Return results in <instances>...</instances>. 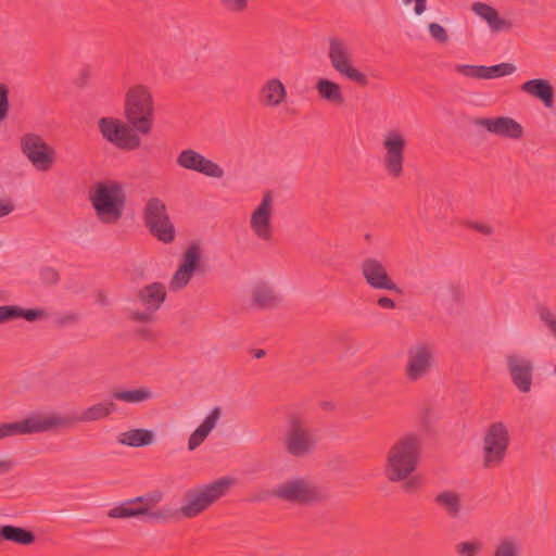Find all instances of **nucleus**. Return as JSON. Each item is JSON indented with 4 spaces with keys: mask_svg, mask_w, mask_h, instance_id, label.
Masks as SVG:
<instances>
[{
    "mask_svg": "<svg viewBox=\"0 0 556 556\" xmlns=\"http://www.w3.org/2000/svg\"><path fill=\"white\" fill-rule=\"evenodd\" d=\"M421 446L418 433L408 432L399 438L386 455L383 473L387 480L400 482L409 478L418 467Z\"/></svg>",
    "mask_w": 556,
    "mask_h": 556,
    "instance_id": "nucleus-2",
    "label": "nucleus"
},
{
    "mask_svg": "<svg viewBox=\"0 0 556 556\" xmlns=\"http://www.w3.org/2000/svg\"><path fill=\"white\" fill-rule=\"evenodd\" d=\"M377 305L384 309H394L396 307L395 302L389 296H379L377 299Z\"/></svg>",
    "mask_w": 556,
    "mask_h": 556,
    "instance_id": "nucleus-50",
    "label": "nucleus"
},
{
    "mask_svg": "<svg viewBox=\"0 0 556 556\" xmlns=\"http://www.w3.org/2000/svg\"><path fill=\"white\" fill-rule=\"evenodd\" d=\"M151 397H152L151 391L146 388H141V402L149 400Z\"/></svg>",
    "mask_w": 556,
    "mask_h": 556,
    "instance_id": "nucleus-56",
    "label": "nucleus"
},
{
    "mask_svg": "<svg viewBox=\"0 0 556 556\" xmlns=\"http://www.w3.org/2000/svg\"><path fill=\"white\" fill-rule=\"evenodd\" d=\"M520 541L511 535L502 536L494 546L492 556H520Z\"/></svg>",
    "mask_w": 556,
    "mask_h": 556,
    "instance_id": "nucleus-31",
    "label": "nucleus"
},
{
    "mask_svg": "<svg viewBox=\"0 0 556 556\" xmlns=\"http://www.w3.org/2000/svg\"><path fill=\"white\" fill-rule=\"evenodd\" d=\"M14 211V204L10 199L0 200V218L8 216Z\"/></svg>",
    "mask_w": 556,
    "mask_h": 556,
    "instance_id": "nucleus-48",
    "label": "nucleus"
},
{
    "mask_svg": "<svg viewBox=\"0 0 556 556\" xmlns=\"http://www.w3.org/2000/svg\"><path fill=\"white\" fill-rule=\"evenodd\" d=\"M470 227L483 235H491L493 232L492 227L486 224L472 223Z\"/></svg>",
    "mask_w": 556,
    "mask_h": 556,
    "instance_id": "nucleus-52",
    "label": "nucleus"
},
{
    "mask_svg": "<svg viewBox=\"0 0 556 556\" xmlns=\"http://www.w3.org/2000/svg\"><path fill=\"white\" fill-rule=\"evenodd\" d=\"M473 125L504 139L520 140L525 135L522 125L509 116L479 117Z\"/></svg>",
    "mask_w": 556,
    "mask_h": 556,
    "instance_id": "nucleus-19",
    "label": "nucleus"
},
{
    "mask_svg": "<svg viewBox=\"0 0 556 556\" xmlns=\"http://www.w3.org/2000/svg\"><path fill=\"white\" fill-rule=\"evenodd\" d=\"M127 123L114 117H101L98 127L102 137L122 150L139 147V87H132L125 101Z\"/></svg>",
    "mask_w": 556,
    "mask_h": 556,
    "instance_id": "nucleus-1",
    "label": "nucleus"
},
{
    "mask_svg": "<svg viewBox=\"0 0 556 556\" xmlns=\"http://www.w3.org/2000/svg\"><path fill=\"white\" fill-rule=\"evenodd\" d=\"M22 152L38 170H49L54 162V150L35 134H26L21 139Z\"/></svg>",
    "mask_w": 556,
    "mask_h": 556,
    "instance_id": "nucleus-14",
    "label": "nucleus"
},
{
    "mask_svg": "<svg viewBox=\"0 0 556 556\" xmlns=\"http://www.w3.org/2000/svg\"><path fill=\"white\" fill-rule=\"evenodd\" d=\"M131 318H132L134 320L138 321V320H139V313H138V312L132 313V314H131Z\"/></svg>",
    "mask_w": 556,
    "mask_h": 556,
    "instance_id": "nucleus-59",
    "label": "nucleus"
},
{
    "mask_svg": "<svg viewBox=\"0 0 556 556\" xmlns=\"http://www.w3.org/2000/svg\"><path fill=\"white\" fill-rule=\"evenodd\" d=\"M433 502L440 510L451 519H457L462 515V495L454 490H443L435 494Z\"/></svg>",
    "mask_w": 556,
    "mask_h": 556,
    "instance_id": "nucleus-24",
    "label": "nucleus"
},
{
    "mask_svg": "<svg viewBox=\"0 0 556 556\" xmlns=\"http://www.w3.org/2000/svg\"><path fill=\"white\" fill-rule=\"evenodd\" d=\"M516 72V66L511 63H501L492 66L484 65V79H493L511 75Z\"/></svg>",
    "mask_w": 556,
    "mask_h": 556,
    "instance_id": "nucleus-35",
    "label": "nucleus"
},
{
    "mask_svg": "<svg viewBox=\"0 0 556 556\" xmlns=\"http://www.w3.org/2000/svg\"><path fill=\"white\" fill-rule=\"evenodd\" d=\"M207 435L208 433L206 431L198 427L189 437L188 448L190 451H194L204 442Z\"/></svg>",
    "mask_w": 556,
    "mask_h": 556,
    "instance_id": "nucleus-44",
    "label": "nucleus"
},
{
    "mask_svg": "<svg viewBox=\"0 0 556 556\" xmlns=\"http://www.w3.org/2000/svg\"><path fill=\"white\" fill-rule=\"evenodd\" d=\"M155 338V332L152 329L141 327V341H152Z\"/></svg>",
    "mask_w": 556,
    "mask_h": 556,
    "instance_id": "nucleus-54",
    "label": "nucleus"
},
{
    "mask_svg": "<svg viewBox=\"0 0 556 556\" xmlns=\"http://www.w3.org/2000/svg\"><path fill=\"white\" fill-rule=\"evenodd\" d=\"M155 102L150 90L141 86V136L149 135L155 124Z\"/></svg>",
    "mask_w": 556,
    "mask_h": 556,
    "instance_id": "nucleus-26",
    "label": "nucleus"
},
{
    "mask_svg": "<svg viewBox=\"0 0 556 556\" xmlns=\"http://www.w3.org/2000/svg\"><path fill=\"white\" fill-rule=\"evenodd\" d=\"M118 443L139 447V429H132L130 431L124 432L118 437Z\"/></svg>",
    "mask_w": 556,
    "mask_h": 556,
    "instance_id": "nucleus-45",
    "label": "nucleus"
},
{
    "mask_svg": "<svg viewBox=\"0 0 556 556\" xmlns=\"http://www.w3.org/2000/svg\"><path fill=\"white\" fill-rule=\"evenodd\" d=\"M67 417L52 415L41 417L29 416L23 420L0 424V441L11 437L47 432L55 427H64L71 424Z\"/></svg>",
    "mask_w": 556,
    "mask_h": 556,
    "instance_id": "nucleus-9",
    "label": "nucleus"
},
{
    "mask_svg": "<svg viewBox=\"0 0 556 556\" xmlns=\"http://www.w3.org/2000/svg\"><path fill=\"white\" fill-rule=\"evenodd\" d=\"M447 292L450 294V298L455 302H459L464 298V291L462 287L456 283H450L447 286Z\"/></svg>",
    "mask_w": 556,
    "mask_h": 556,
    "instance_id": "nucleus-47",
    "label": "nucleus"
},
{
    "mask_svg": "<svg viewBox=\"0 0 556 556\" xmlns=\"http://www.w3.org/2000/svg\"><path fill=\"white\" fill-rule=\"evenodd\" d=\"M383 155L382 165L386 174L391 178H400L404 172L405 149L407 140L397 128L387 130L381 141Z\"/></svg>",
    "mask_w": 556,
    "mask_h": 556,
    "instance_id": "nucleus-10",
    "label": "nucleus"
},
{
    "mask_svg": "<svg viewBox=\"0 0 556 556\" xmlns=\"http://www.w3.org/2000/svg\"><path fill=\"white\" fill-rule=\"evenodd\" d=\"M328 59L332 68L344 78L361 87L369 84L367 75L354 66L353 51L344 39L339 37L328 39Z\"/></svg>",
    "mask_w": 556,
    "mask_h": 556,
    "instance_id": "nucleus-6",
    "label": "nucleus"
},
{
    "mask_svg": "<svg viewBox=\"0 0 556 556\" xmlns=\"http://www.w3.org/2000/svg\"><path fill=\"white\" fill-rule=\"evenodd\" d=\"M154 441V435L151 430L141 429V446H147L152 444Z\"/></svg>",
    "mask_w": 556,
    "mask_h": 556,
    "instance_id": "nucleus-51",
    "label": "nucleus"
},
{
    "mask_svg": "<svg viewBox=\"0 0 556 556\" xmlns=\"http://www.w3.org/2000/svg\"><path fill=\"white\" fill-rule=\"evenodd\" d=\"M273 214L274 199L270 191L263 194L261 203L252 212L250 217V228L255 237L264 242L273 239Z\"/></svg>",
    "mask_w": 556,
    "mask_h": 556,
    "instance_id": "nucleus-15",
    "label": "nucleus"
},
{
    "mask_svg": "<svg viewBox=\"0 0 556 556\" xmlns=\"http://www.w3.org/2000/svg\"><path fill=\"white\" fill-rule=\"evenodd\" d=\"M123 401L127 403H138L139 402V389H134L129 391H113L112 401Z\"/></svg>",
    "mask_w": 556,
    "mask_h": 556,
    "instance_id": "nucleus-42",
    "label": "nucleus"
},
{
    "mask_svg": "<svg viewBox=\"0 0 556 556\" xmlns=\"http://www.w3.org/2000/svg\"><path fill=\"white\" fill-rule=\"evenodd\" d=\"M116 408V404L112 400L97 403L83 410L76 420L81 422L100 420L114 413Z\"/></svg>",
    "mask_w": 556,
    "mask_h": 556,
    "instance_id": "nucleus-30",
    "label": "nucleus"
},
{
    "mask_svg": "<svg viewBox=\"0 0 556 556\" xmlns=\"http://www.w3.org/2000/svg\"><path fill=\"white\" fill-rule=\"evenodd\" d=\"M403 485L402 489L404 492L412 493L417 491L420 488V480L417 477H410L406 480L402 481Z\"/></svg>",
    "mask_w": 556,
    "mask_h": 556,
    "instance_id": "nucleus-46",
    "label": "nucleus"
},
{
    "mask_svg": "<svg viewBox=\"0 0 556 556\" xmlns=\"http://www.w3.org/2000/svg\"><path fill=\"white\" fill-rule=\"evenodd\" d=\"M472 11L481 18L486 21L491 30L494 33L509 30L511 28V23L505 18L500 17L498 12L486 3H473Z\"/></svg>",
    "mask_w": 556,
    "mask_h": 556,
    "instance_id": "nucleus-25",
    "label": "nucleus"
},
{
    "mask_svg": "<svg viewBox=\"0 0 556 556\" xmlns=\"http://www.w3.org/2000/svg\"><path fill=\"white\" fill-rule=\"evenodd\" d=\"M454 70L467 78L484 79V65L457 64Z\"/></svg>",
    "mask_w": 556,
    "mask_h": 556,
    "instance_id": "nucleus-36",
    "label": "nucleus"
},
{
    "mask_svg": "<svg viewBox=\"0 0 556 556\" xmlns=\"http://www.w3.org/2000/svg\"><path fill=\"white\" fill-rule=\"evenodd\" d=\"M1 541H10L20 545H30L36 541L33 531L13 525L0 526Z\"/></svg>",
    "mask_w": 556,
    "mask_h": 556,
    "instance_id": "nucleus-29",
    "label": "nucleus"
},
{
    "mask_svg": "<svg viewBox=\"0 0 556 556\" xmlns=\"http://www.w3.org/2000/svg\"><path fill=\"white\" fill-rule=\"evenodd\" d=\"M270 495L283 502L311 505L329 498L326 489L317 486L303 478L287 480L270 491Z\"/></svg>",
    "mask_w": 556,
    "mask_h": 556,
    "instance_id": "nucleus-5",
    "label": "nucleus"
},
{
    "mask_svg": "<svg viewBox=\"0 0 556 556\" xmlns=\"http://www.w3.org/2000/svg\"><path fill=\"white\" fill-rule=\"evenodd\" d=\"M536 313L540 320L549 329L552 336L556 338V315L545 305H539Z\"/></svg>",
    "mask_w": 556,
    "mask_h": 556,
    "instance_id": "nucleus-37",
    "label": "nucleus"
},
{
    "mask_svg": "<svg viewBox=\"0 0 556 556\" xmlns=\"http://www.w3.org/2000/svg\"><path fill=\"white\" fill-rule=\"evenodd\" d=\"M176 163L184 169L197 172L216 179H220L225 175L224 169L217 163L193 149H185L179 152Z\"/></svg>",
    "mask_w": 556,
    "mask_h": 556,
    "instance_id": "nucleus-17",
    "label": "nucleus"
},
{
    "mask_svg": "<svg viewBox=\"0 0 556 556\" xmlns=\"http://www.w3.org/2000/svg\"><path fill=\"white\" fill-rule=\"evenodd\" d=\"M166 295V288L161 282H152L141 289V324L155 319V313L164 303Z\"/></svg>",
    "mask_w": 556,
    "mask_h": 556,
    "instance_id": "nucleus-20",
    "label": "nucleus"
},
{
    "mask_svg": "<svg viewBox=\"0 0 556 556\" xmlns=\"http://www.w3.org/2000/svg\"><path fill=\"white\" fill-rule=\"evenodd\" d=\"M45 315V311L39 308H22L17 305H2L0 306V325L17 318L35 321L42 318Z\"/></svg>",
    "mask_w": 556,
    "mask_h": 556,
    "instance_id": "nucleus-27",
    "label": "nucleus"
},
{
    "mask_svg": "<svg viewBox=\"0 0 556 556\" xmlns=\"http://www.w3.org/2000/svg\"><path fill=\"white\" fill-rule=\"evenodd\" d=\"M202 249L198 243H191L182 254L181 264L169 281L172 291L184 289L190 282L193 274L200 267Z\"/></svg>",
    "mask_w": 556,
    "mask_h": 556,
    "instance_id": "nucleus-16",
    "label": "nucleus"
},
{
    "mask_svg": "<svg viewBox=\"0 0 556 556\" xmlns=\"http://www.w3.org/2000/svg\"><path fill=\"white\" fill-rule=\"evenodd\" d=\"M434 349L430 343L418 342L407 350L404 375L409 382L427 377L434 365Z\"/></svg>",
    "mask_w": 556,
    "mask_h": 556,
    "instance_id": "nucleus-11",
    "label": "nucleus"
},
{
    "mask_svg": "<svg viewBox=\"0 0 556 556\" xmlns=\"http://www.w3.org/2000/svg\"><path fill=\"white\" fill-rule=\"evenodd\" d=\"M316 90L319 98L324 101L330 102L333 105H342L344 103L342 88L336 81L320 78L316 83Z\"/></svg>",
    "mask_w": 556,
    "mask_h": 556,
    "instance_id": "nucleus-28",
    "label": "nucleus"
},
{
    "mask_svg": "<svg viewBox=\"0 0 556 556\" xmlns=\"http://www.w3.org/2000/svg\"><path fill=\"white\" fill-rule=\"evenodd\" d=\"M403 2L406 5L414 3V12L417 15H421L427 8V0H403Z\"/></svg>",
    "mask_w": 556,
    "mask_h": 556,
    "instance_id": "nucleus-49",
    "label": "nucleus"
},
{
    "mask_svg": "<svg viewBox=\"0 0 556 556\" xmlns=\"http://www.w3.org/2000/svg\"><path fill=\"white\" fill-rule=\"evenodd\" d=\"M98 303L101 304V305H105L108 304V301H106V298L102 294V293H99L98 294Z\"/></svg>",
    "mask_w": 556,
    "mask_h": 556,
    "instance_id": "nucleus-57",
    "label": "nucleus"
},
{
    "mask_svg": "<svg viewBox=\"0 0 556 556\" xmlns=\"http://www.w3.org/2000/svg\"><path fill=\"white\" fill-rule=\"evenodd\" d=\"M9 108V89L4 84L0 83V122L8 116Z\"/></svg>",
    "mask_w": 556,
    "mask_h": 556,
    "instance_id": "nucleus-43",
    "label": "nucleus"
},
{
    "mask_svg": "<svg viewBox=\"0 0 556 556\" xmlns=\"http://www.w3.org/2000/svg\"><path fill=\"white\" fill-rule=\"evenodd\" d=\"M287 99V89L279 78L266 80L260 91L258 100L263 106L277 108Z\"/></svg>",
    "mask_w": 556,
    "mask_h": 556,
    "instance_id": "nucleus-22",
    "label": "nucleus"
},
{
    "mask_svg": "<svg viewBox=\"0 0 556 556\" xmlns=\"http://www.w3.org/2000/svg\"><path fill=\"white\" fill-rule=\"evenodd\" d=\"M265 355V351L264 350H255L254 351V357L255 358H262L263 356Z\"/></svg>",
    "mask_w": 556,
    "mask_h": 556,
    "instance_id": "nucleus-58",
    "label": "nucleus"
},
{
    "mask_svg": "<svg viewBox=\"0 0 556 556\" xmlns=\"http://www.w3.org/2000/svg\"><path fill=\"white\" fill-rule=\"evenodd\" d=\"M359 269L365 282L375 290L392 291L403 294L388 273L387 266L376 257H366L361 262Z\"/></svg>",
    "mask_w": 556,
    "mask_h": 556,
    "instance_id": "nucleus-13",
    "label": "nucleus"
},
{
    "mask_svg": "<svg viewBox=\"0 0 556 556\" xmlns=\"http://www.w3.org/2000/svg\"><path fill=\"white\" fill-rule=\"evenodd\" d=\"M89 200L99 220L104 224H115L123 215L126 194L121 182L100 181L90 192Z\"/></svg>",
    "mask_w": 556,
    "mask_h": 556,
    "instance_id": "nucleus-4",
    "label": "nucleus"
},
{
    "mask_svg": "<svg viewBox=\"0 0 556 556\" xmlns=\"http://www.w3.org/2000/svg\"><path fill=\"white\" fill-rule=\"evenodd\" d=\"M509 446L507 427L501 422L491 424L482 439V465L491 469L502 465Z\"/></svg>",
    "mask_w": 556,
    "mask_h": 556,
    "instance_id": "nucleus-8",
    "label": "nucleus"
},
{
    "mask_svg": "<svg viewBox=\"0 0 556 556\" xmlns=\"http://www.w3.org/2000/svg\"><path fill=\"white\" fill-rule=\"evenodd\" d=\"M230 477H222L206 484H199L186 490L182 494L181 506L176 511V518L193 519L207 510L218 500L224 497L233 485Z\"/></svg>",
    "mask_w": 556,
    "mask_h": 556,
    "instance_id": "nucleus-3",
    "label": "nucleus"
},
{
    "mask_svg": "<svg viewBox=\"0 0 556 556\" xmlns=\"http://www.w3.org/2000/svg\"><path fill=\"white\" fill-rule=\"evenodd\" d=\"M285 444L289 454L303 457L314 450L316 441L302 419L291 417L285 435Z\"/></svg>",
    "mask_w": 556,
    "mask_h": 556,
    "instance_id": "nucleus-12",
    "label": "nucleus"
},
{
    "mask_svg": "<svg viewBox=\"0 0 556 556\" xmlns=\"http://www.w3.org/2000/svg\"><path fill=\"white\" fill-rule=\"evenodd\" d=\"M144 225L159 241L168 244L176 238V229L163 200L152 197L147 200L143 208Z\"/></svg>",
    "mask_w": 556,
    "mask_h": 556,
    "instance_id": "nucleus-7",
    "label": "nucleus"
},
{
    "mask_svg": "<svg viewBox=\"0 0 556 556\" xmlns=\"http://www.w3.org/2000/svg\"><path fill=\"white\" fill-rule=\"evenodd\" d=\"M506 365L514 386L521 393H529L533 382V362L523 355L511 353L506 356Z\"/></svg>",
    "mask_w": 556,
    "mask_h": 556,
    "instance_id": "nucleus-18",
    "label": "nucleus"
},
{
    "mask_svg": "<svg viewBox=\"0 0 556 556\" xmlns=\"http://www.w3.org/2000/svg\"><path fill=\"white\" fill-rule=\"evenodd\" d=\"M430 36L439 43H446L448 35L446 29L438 23H430L428 26Z\"/></svg>",
    "mask_w": 556,
    "mask_h": 556,
    "instance_id": "nucleus-41",
    "label": "nucleus"
},
{
    "mask_svg": "<svg viewBox=\"0 0 556 556\" xmlns=\"http://www.w3.org/2000/svg\"><path fill=\"white\" fill-rule=\"evenodd\" d=\"M39 278L45 286H54L60 281V274L54 267L43 266L39 270Z\"/></svg>",
    "mask_w": 556,
    "mask_h": 556,
    "instance_id": "nucleus-38",
    "label": "nucleus"
},
{
    "mask_svg": "<svg viewBox=\"0 0 556 556\" xmlns=\"http://www.w3.org/2000/svg\"><path fill=\"white\" fill-rule=\"evenodd\" d=\"M220 5L230 13H242L249 7V0H218Z\"/></svg>",
    "mask_w": 556,
    "mask_h": 556,
    "instance_id": "nucleus-40",
    "label": "nucleus"
},
{
    "mask_svg": "<svg viewBox=\"0 0 556 556\" xmlns=\"http://www.w3.org/2000/svg\"><path fill=\"white\" fill-rule=\"evenodd\" d=\"M484 548V543L480 539L462 541L455 545V552L458 556H479Z\"/></svg>",
    "mask_w": 556,
    "mask_h": 556,
    "instance_id": "nucleus-34",
    "label": "nucleus"
},
{
    "mask_svg": "<svg viewBox=\"0 0 556 556\" xmlns=\"http://www.w3.org/2000/svg\"><path fill=\"white\" fill-rule=\"evenodd\" d=\"M110 518L126 519L131 517H139V496L123 502L118 506L108 511Z\"/></svg>",
    "mask_w": 556,
    "mask_h": 556,
    "instance_id": "nucleus-33",
    "label": "nucleus"
},
{
    "mask_svg": "<svg viewBox=\"0 0 556 556\" xmlns=\"http://www.w3.org/2000/svg\"><path fill=\"white\" fill-rule=\"evenodd\" d=\"M14 465L15 464L10 459L0 460V476L10 472Z\"/></svg>",
    "mask_w": 556,
    "mask_h": 556,
    "instance_id": "nucleus-53",
    "label": "nucleus"
},
{
    "mask_svg": "<svg viewBox=\"0 0 556 556\" xmlns=\"http://www.w3.org/2000/svg\"><path fill=\"white\" fill-rule=\"evenodd\" d=\"M89 76H90V70L89 68H84L81 71V73H80V77H79V79L77 81V85L79 87H83L86 84V81L89 78Z\"/></svg>",
    "mask_w": 556,
    "mask_h": 556,
    "instance_id": "nucleus-55",
    "label": "nucleus"
},
{
    "mask_svg": "<svg viewBox=\"0 0 556 556\" xmlns=\"http://www.w3.org/2000/svg\"><path fill=\"white\" fill-rule=\"evenodd\" d=\"M253 305L258 308H270L276 306L277 298L273 291V289L265 285L256 286L253 291Z\"/></svg>",
    "mask_w": 556,
    "mask_h": 556,
    "instance_id": "nucleus-32",
    "label": "nucleus"
},
{
    "mask_svg": "<svg viewBox=\"0 0 556 556\" xmlns=\"http://www.w3.org/2000/svg\"><path fill=\"white\" fill-rule=\"evenodd\" d=\"M220 416L222 409L219 406H216L210 412V414L205 417V419L199 427L210 434V432L216 427L217 422L219 421Z\"/></svg>",
    "mask_w": 556,
    "mask_h": 556,
    "instance_id": "nucleus-39",
    "label": "nucleus"
},
{
    "mask_svg": "<svg viewBox=\"0 0 556 556\" xmlns=\"http://www.w3.org/2000/svg\"><path fill=\"white\" fill-rule=\"evenodd\" d=\"M163 497L164 492L161 490H153L141 496V519L156 522L176 519V511L173 508H155Z\"/></svg>",
    "mask_w": 556,
    "mask_h": 556,
    "instance_id": "nucleus-21",
    "label": "nucleus"
},
{
    "mask_svg": "<svg viewBox=\"0 0 556 556\" xmlns=\"http://www.w3.org/2000/svg\"><path fill=\"white\" fill-rule=\"evenodd\" d=\"M520 90L539 99L548 109L554 105V87L547 79L534 78L527 80L520 86Z\"/></svg>",
    "mask_w": 556,
    "mask_h": 556,
    "instance_id": "nucleus-23",
    "label": "nucleus"
}]
</instances>
